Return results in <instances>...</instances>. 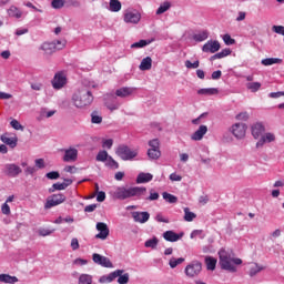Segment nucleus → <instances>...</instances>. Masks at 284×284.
<instances>
[{"label": "nucleus", "mask_w": 284, "mask_h": 284, "mask_svg": "<svg viewBox=\"0 0 284 284\" xmlns=\"http://www.w3.org/2000/svg\"><path fill=\"white\" fill-rule=\"evenodd\" d=\"M148 194V189L145 186H119L113 192V199H118L119 201H125L126 199H132L136 196L138 199L141 196H145Z\"/></svg>", "instance_id": "obj_1"}, {"label": "nucleus", "mask_w": 284, "mask_h": 284, "mask_svg": "<svg viewBox=\"0 0 284 284\" xmlns=\"http://www.w3.org/2000/svg\"><path fill=\"white\" fill-rule=\"evenodd\" d=\"M220 256V267L226 272H236V265H242L243 260L239 257H232V255L224 248L219 251Z\"/></svg>", "instance_id": "obj_2"}, {"label": "nucleus", "mask_w": 284, "mask_h": 284, "mask_svg": "<svg viewBox=\"0 0 284 284\" xmlns=\"http://www.w3.org/2000/svg\"><path fill=\"white\" fill-rule=\"evenodd\" d=\"M73 105L75 108H88V105H92V101H94V95L88 89H82L75 92L72 97Z\"/></svg>", "instance_id": "obj_3"}, {"label": "nucleus", "mask_w": 284, "mask_h": 284, "mask_svg": "<svg viewBox=\"0 0 284 284\" xmlns=\"http://www.w3.org/2000/svg\"><path fill=\"white\" fill-rule=\"evenodd\" d=\"M123 272H124L123 270H115L108 275H102L99 278V283H102V284L112 283V281L118 278L119 284H128L130 283V274L129 273L123 274Z\"/></svg>", "instance_id": "obj_4"}, {"label": "nucleus", "mask_w": 284, "mask_h": 284, "mask_svg": "<svg viewBox=\"0 0 284 284\" xmlns=\"http://www.w3.org/2000/svg\"><path fill=\"white\" fill-rule=\"evenodd\" d=\"M116 156H119L122 161H133L139 156V150L131 149L125 144H120L115 150Z\"/></svg>", "instance_id": "obj_5"}, {"label": "nucleus", "mask_w": 284, "mask_h": 284, "mask_svg": "<svg viewBox=\"0 0 284 284\" xmlns=\"http://www.w3.org/2000/svg\"><path fill=\"white\" fill-rule=\"evenodd\" d=\"M68 41L65 40H57L52 42H44L40 45V50L44 52V54H54V52L59 50H63L65 48Z\"/></svg>", "instance_id": "obj_6"}, {"label": "nucleus", "mask_w": 284, "mask_h": 284, "mask_svg": "<svg viewBox=\"0 0 284 284\" xmlns=\"http://www.w3.org/2000/svg\"><path fill=\"white\" fill-rule=\"evenodd\" d=\"M201 270H203V265L199 261H193L189 265H186L184 270V274L189 278H194V276H199L201 274Z\"/></svg>", "instance_id": "obj_7"}, {"label": "nucleus", "mask_w": 284, "mask_h": 284, "mask_svg": "<svg viewBox=\"0 0 284 284\" xmlns=\"http://www.w3.org/2000/svg\"><path fill=\"white\" fill-rule=\"evenodd\" d=\"M150 149L148 150V156L149 159H152L153 161H156L158 159H161V144L159 142V139L151 140L149 142Z\"/></svg>", "instance_id": "obj_8"}, {"label": "nucleus", "mask_w": 284, "mask_h": 284, "mask_svg": "<svg viewBox=\"0 0 284 284\" xmlns=\"http://www.w3.org/2000/svg\"><path fill=\"white\" fill-rule=\"evenodd\" d=\"M65 202V196L61 193L53 194L47 199L44 204L45 210H50L51 207H57V205H61V203Z\"/></svg>", "instance_id": "obj_9"}, {"label": "nucleus", "mask_w": 284, "mask_h": 284, "mask_svg": "<svg viewBox=\"0 0 284 284\" xmlns=\"http://www.w3.org/2000/svg\"><path fill=\"white\" fill-rule=\"evenodd\" d=\"M92 261L95 263V265H100L101 267H113L112 261H110V257H105L99 253L92 254Z\"/></svg>", "instance_id": "obj_10"}, {"label": "nucleus", "mask_w": 284, "mask_h": 284, "mask_svg": "<svg viewBox=\"0 0 284 284\" xmlns=\"http://www.w3.org/2000/svg\"><path fill=\"white\" fill-rule=\"evenodd\" d=\"M21 172H23V170H21V166L17 165L14 163L4 165L3 173L6 174V176L16 179V176H19V174H21Z\"/></svg>", "instance_id": "obj_11"}, {"label": "nucleus", "mask_w": 284, "mask_h": 284, "mask_svg": "<svg viewBox=\"0 0 284 284\" xmlns=\"http://www.w3.org/2000/svg\"><path fill=\"white\" fill-rule=\"evenodd\" d=\"M95 229L98 230V234L95 235V239H100V241H105L108 236H110V229L108 227V224L103 222H98L95 225Z\"/></svg>", "instance_id": "obj_12"}, {"label": "nucleus", "mask_w": 284, "mask_h": 284, "mask_svg": "<svg viewBox=\"0 0 284 284\" xmlns=\"http://www.w3.org/2000/svg\"><path fill=\"white\" fill-rule=\"evenodd\" d=\"M231 132L235 139H244L245 132H247V125L245 123H235L232 125Z\"/></svg>", "instance_id": "obj_13"}, {"label": "nucleus", "mask_w": 284, "mask_h": 284, "mask_svg": "<svg viewBox=\"0 0 284 284\" xmlns=\"http://www.w3.org/2000/svg\"><path fill=\"white\" fill-rule=\"evenodd\" d=\"M219 50H221V43L216 40H210L202 47L203 52H210L211 54L219 52Z\"/></svg>", "instance_id": "obj_14"}, {"label": "nucleus", "mask_w": 284, "mask_h": 284, "mask_svg": "<svg viewBox=\"0 0 284 284\" xmlns=\"http://www.w3.org/2000/svg\"><path fill=\"white\" fill-rule=\"evenodd\" d=\"M183 236H185V233L183 232L175 233L174 231H166L163 233L164 241H168L169 243H176V241H181Z\"/></svg>", "instance_id": "obj_15"}, {"label": "nucleus", "mask_w": 284, "mask_h": 284, "mask_svg": "<svg viewBox=\"0 0 284 284\" xmlns=\"http://www.w3.org/2000/svg\"><path fill=\"white\" fill-rule=\"evenodd\" d=\"M79 156V151L74 148L64 151L63 161L64 163H73Z\"/></svg>", "instance_id": "obj_16"}, {"label": "nucleus", "mask_w": 284, "mask_h": 284, "mask_svg": "<svg viewBox=\"0 0 284 284\" xmlns=\"http://www.w3.org/2000/svg\"><path fill=\"white\" fill-rule=\"evenodd\" d=\"M141 21V13L139 11H126L124 13L125 23H139Z\"/></svg>", "instance_id": "obj_17"}, {"label": "nucleus", "mask_w": 284, "mask_h": 284, "mask_svg": "<svg viewBox=\"0 0 284 284\" xmlns=\"http://www.w3.org/2000/svg\"><path fill=\"white\" fill-rule=\"evenodd\" d=\"M67 79L63 73H57L52 80V85L54 90H61L65 85Z\"/></svg>", "instance_id": "obj_18"}, {"label": "nucleus", "mask_w": 284, "mask_h": 284, "mask_svg": "<svg viewBox=\"0 0 284 284\" xmlns=\"http://www.w3.org/2000/svg\"><path fill=\"white\" fill-rule=\"evenodd\" d=\"M105 105L111 112H114V110H119V108H121V103L116 101V97L114 95H106Z\"/></svg>", "instance_id": "obj_19"}, {"label": "nucleus", "mask_w": 284, "mask_h": 284, "mask_svg": "<svg viewBox=\"0 0 284 284\" xmlns=\"http://www.w3.org/2000/svg\"><path fill=\"white\" fill-rule=\"evenodd\" d=\"M274 141H276V135L274 133H265L257 141L256 148H263L265 143H274Z\"/></svg>", "instance_id": "obj_20"}, {"label": "nucleus", "mask_w": 284, "mask_h": 284, "mask_svg": "<svg viewBox=\"0 0 284 284\" xmlns=\"http://www.w3.org/2000/svg\"><path fill=\"white\" fill-rule=\"evenodd\" d=\"M207 134V125H200V128L191 135L192 141H202L203 136Z\"/></svg>", "instance_id": "obj_21"}, {"label": "nucleus", "mask_w": 284, "mask_h": 284, "mask_svg": "<svg viewBox=\"0 0 284 284\" xmlns=\"http://www.w3.org/2000/svg\"><path fill=\"white\" fill-rule=\"evenodd\" d=\"M264 132H265V126L263 125V123L257 122L252 125V135L254 139H261Z\"/></svg>", "instance_id": "obj_22"}, {"label": "nucleus", "mask_w": 284, "mask_h": 284, "mask_svg": "<svg viewBox=\"0 0 284 284\" xmlns=\"http://www.w3.org/2000/svg\"><path fill=\"white\" fill-rule=\"evenodd\" d=\"M263 270H265V267L258 265V263H256V262L250 263L248 276H251V278H252V277L256 276V274H260V272H263Z\"/></svg>", "instance_id": "obj_23"}, {"label": "nucleus", "mask_w": 284, "mask_h": 284, "mask_svg": "<svg viewBox=\"0 0 284 284\" xmlns=\"http://www.w3.org/2000/svg\"><path fill=\"white\" fill-rule=\"evenodd\" d=\"M0 141H2V143H4L6 145H10L12 149H14L19 139H17V136L9 138L8 133H6L0 136Z\"/></svg>", "instance_id": "obj_24"}, {"label": "nucleus", "mask_w": 284, "mask_h": 284, "mask_svg": "<svg viewBox=\"0 0 284 284\" xmlns=\"http://www.w3.org/2000/svg\"><path fill=\"white\" fill-rule=\"evenodd\" d=\"M132 92H134L132 88L123 87L115 91V95L120 97V99H125L128 97H131Z\"/></svg>", "instance_id": "obj_25"}, {"label": "nucleus", "mask_w": 284, "mask_h": 284, "mask_svg": "<svg viewBox=\"0 0 284 284\" xmlns=\"http://www.w3.org/2000/svg\"><path fill=\"white\" fill-rule=\"evenodd\" d=\"M7 12L9 17H12L14 19H21V17H23V11L16 6H11Z\"/></svg>", "instance_id": "obj_26"}, {"label": "nucleus", "mask_w": 284, "mask_h": 284, "mask_svg": "<svg viewBox=\"0 0 284 284\" xmlns=\"http://www.w3.org/2000/svg\"><path fill=\"white\" fill-rule=\"evenodd\" d=\"M139 68L142 72H145L148 70H152V58L146 57V58L142 59Z\"/></svg>", "instance_id": "obj_27"}, {"label": "nucleus", "mask_w": 284, "mask_h": 284, "mask_svg": "<svg viewBox=\"0 0 284 284\" xmlns=\"http://www.w3.org/2000/svg\"><path fill=\"white\" fill-rule=\"evenodd\" d=\"M0 283L14 284L19 283V278L17 276H11L10 274H0Z\"/></svg>", "instance_id": "obj_28"}, {"label": "nucleus", "mask_w": 284, "mask_h": 284, "mask_svg": "<svg viewBox=\"0 0 284 284\" xmlns=\"http://www.w3.org/2000/svg\"><path fill=\"white\" fill-rule=\"evenodd\" d=\"M93 276L87 273H82L78 277V284H92L93 283Z\"/></svg>", "instance_id": "obj_29"}, {"label": "nucleus", "mask_w": 284, "mask_h": 284, "mask_svg": "<svg viewBox=\"0 0 284 284\" xmlns=\"http://www.w3.org/2000/svg\"><path fill=\"white\" fill-rule=\"evenodd\" d=\"M206 270L214 272L216 270V258L212 256H206L205 260Z\"/></svg>", "instance_id": "obj_30"}, {"label": "nucleus", "mask_w": 284, "mask_h": 284, "mask_svg": "<svg viewBox=\"0 0 284 284\" xmlns=\"http://www.w3.org/2000/svg\"><path fill=\"white\" fill-rule=\"evenodd\" d=\"M154 176L151 173H140L136 178V183H150Z\"/></svg>", "instance_id": "obj_31"}, {"label": "nucleus", "mask_w": 284, "mask_h": 284, "mask_svg": "<svg viewBox=\"0 0 284 284\" xmlns=\"http://www.w3.org/2000/svg\"><path fill=\"white\" fill-rule=\"evenodd\" d=\"M232 54V50L230 49H224L219 53H215L214 55L211 57V61H216V59H225V57H230Z\"/></svg>", "instance_id": "obj_32"}, {"label": "nucleus", "mask_w": 284, "mask_h": 284, "mask_svg": "<svg viewBox=\"0 0 284 284\" xmlns=\"http://www.w3.org/2000/svg\"><path fill=\"white\" fill-rule=\"evenodd\" d=\"M207 37H210V32L207 31H200L193 36V39L197 42L201 43L202 41H206Z\"/></svg>", "instance_id": "obj_33"}, {"label": "nucleus", "mask_w": 284, "mask_h": 284, "mask_svg": "<svg viewBox=\"0 0 284 284\" xmlns=\"http://www.w3.org/2000/svg\"><path fill=\"white\" fill-rule=\"evenodd\" d=\"M133 221L135 223H148L150 221V214H133Z\"/></svg>", "instance_id": "obj_34"}, {"label": "nucleus", "mask_w": 284, "mask_h": 284, "mask_svg": "<svg viewBox=\"0 0 284 284\" xmlns=\"http://www.w3.org/2000/svg\"><path fill=\"white\" fill-rule=\"evenodd\" d=\"M91 123H94L97 125L103 123V116H101V113H99V111H93L91 113Z\"/></svg>", "instance_id": "obj_35"}, {"label": "nucleus", "mask_w": 284, "mask_h": 284, "mask_svg": "<svg viewBox=\"0 0 284 284\" xmlns=\"http://www.w3.org/2000/svg\"><path fill=\"white\" fill-rule=\"evenodd\" d=\"M121 1L119 0H110L109 9L111 12H120L121 10Z\"/></svg>", "instance_id": "obj_36"}, {"label": "nucleus", "mask_w": 284, "mask_h": 284, "mask_svg": "<svg viewBox=\"0 0 284 284\" xmlns=\"http://www.w3.org/2000/svg\"><path fill=\"white\" fill-rule=\"evenodd\" d=\"M197 94H206L207 97H212L214 94H219V89L210 88V89H200Z\"/></svg>", "instance_id": "obj_37"}, {"label": "nucleus", "mask_w": 284, "mask_h": 284, "mask_svg": "<svg viewBox=\"0 0 284 284\" xmlns=\"http://www.w3.org/2000/svg\"><path fill=\"white\" fill-rule=\"evenodd\" d=\"M162 197L164 199V201L166 203H178L179 202V197H176V195H172L168 192H163Z\"/></svg>", "instance_id": "obj_38"}, {"label": "nucleus", "mask_w": 284, "mask_h": 284, "mask_svg": "<svg viewBox=\"0 0 284 284\" xmlns=\"http://www.w3.org/2000/svg\"><path fill=\"white\" fill-rule=\"evenodd\" d=\"M276 63H283V60L278 58H266L262 60V65H274Z\"/></svg>", "instance_id": "obj_39"}, {"label": "nucleus", "mask_w": 284, "mask_h": 284, "mask_svg": "<svg viewBox=\"0 0 284 284\" xmlns=\"http://www.w3.org/2000/svg\"><path fill=\"white\" fill-rule=\"evenodd\" d=\"M181 263H185V258L183 257H172L170 261H169V265H170V268L171 270H174V267H176L178 265H181Z\"/></svg>", "instance_id": "obj_40"}, {"label": "nucleus", "mask_w": 284, "mask_h": 284, "mask_svg": "<svg viewBox=\"0 0 284 284\" xmlns=\"http://www.w3.org/2000/svg\"><path fill=\"white\" fill-rule=\"evenodd\" d=\"M39 236H50V234H54V229L50 227H40L38 230Z\"/></svg>", "instance_id": "obj_41"}, {"label": "nucleus", "mask_w": 284, "mask_h": 284, "mask_svg": "<svg viewBox=\"0 0 284 284\" xmlns=\"http://www.w3.org/2000/svg\"><path fill=\"white\" fill-rule=\"evenodd\" d=\"M156 245H159V239L156 237L146 240L144 243V247H150L151 250H155Z\"/></svg>", "instance_id": "obj_42"}, {"label": "nucleus", "mask_w": 284, "mask_h": 284, "mask_svg": "<svg viewBox=\"0 0 284 284\" xmlns=\"http://www.w3.org/2000/svg\"><path fill=\"white\" fill-rule=\"evenodd\" d=\"M246 88L251 92H258L261 90V82H248L246 83Z\"/></svg>", "instance_id": "obj_43"}, {"label": "nucleus", "mask_w": 284, "mask_h": 284, "mask_svg": "<svg viewBox=\"0 0 284 284\" xmlns=\"http://www.w3.org/2000/svg\"><path fill=\"white\" fill-rule=\"evenodd\" d=\"M190 239H205V233L203 230H193L190 234Z\"/></svg>", "instance_id": "obj_44"}, {"label": "nucleus", "mask_w": 284, "mask_h": 284, "mask_svg": "<svg viewBox=\"0 0 284 284\" xmlns=\"http://www.w3.org/2000/svg\"><path fill=\"white\" fill-rule=\"evenodd\" d=\"M184 65H185V68H187V70H196V68H199L201 65V62L199 60H196L192 63V61L186 60L184 62Z\"/></svg>", "instance_id": "obj_45"}, {"label": "nucleus", "mask_w": 284, "mask_h": 284, "mask_svg": "<svg viewBox=\"0 0 284 284\" xmlns=\"http://www.w3.org/2000/svg\"><path fill=\"white\" fill-rule=\"evenodd\" d=\"M171 7L172 4L170 2L162 3L156 10V14H163L164 12H168Z\"/></svg>", "instance_id": "obj_46"}, {"label": "nucleus", "mask_w": 284, "mask_h": 284, "mask_svg": "<svg viewBox=\"0 0 284 284\" xmlns=\"http://www.w3.org/2000/svg\"><path fill=\"white\" fill-rule=\"evenodd\" d=\"M51 6L54 10H61L65 6V0H52Z\"/></svg>", "instance_id": "obj_47"}, {"label": "nucleus", "mask_w": 284, "mask_h": 284, "mask_svg": "<svg viewBox=\"0 0 284 284\" xmlns=\"http://www.w3.org/2000/svg\"><path fill=\"white\" fill-rule=\"evenodd\" d=\"M110 160V155H108V151H100L97 155V161L104 163L105 160Z\"/></svg>", "instance_id": "obj_48"}, {"label": "nucleus", "mask_w": 284, "mask_h": 284, "mask_svg": "<svg viewBox=\"0 0 284 284\" xmlns=\"http://www.w3.org/2000/svg\"><path fill=\"white\" fill-rule=\"evenodd\" d=\"M159 192L154 191V189L150 190V195L146 197V201H159Z\"/></svg>", "instance_id": "obj_49"}, {"label": "nucleus", "mask_w": 284, "mask_h": 284, "mask_svg": "<svg viewBox=\"0 0 284 284\" xmlns=\"http://www.w3.org/2000/svg\"><path fill=\"white\" fill-rule=\"evenodd\" d=\"M223 41L226 45H234L236 43V40L232 39V36L227 33L223 36Z\"/></svg>", "instance_id": "obj_50"}, {"label": "nucleus", "mask_w": 284, "mask_h": 284, "mask_svg": "<svg viewBox=\"0 0 284 284\" xmlns=\"http://www.w3.org/2000/svg\"><path fill=\"white\" fill-rule=\"evenodd\" d=\"M145 45H150V41L140 40L139 42L131 44V48H145Z\"/></svg>", "instance_id": "obj_51"}, {"label": "nucleus", "mask_w": 284, "mask_h": 284, "mask_svg": "<svg viewBox=\"0 0 284 284\" xmlns=\"http://www.w3.org/2000/svg\"><path fill=\"white\" fill-rule=\"evenodd\" d=\"M61 175L59 174L58 171H52L47 173V179H50V181H57Z\"/></svg>", "instance_id": "obj_52"}, {"label": "nucleus", "mask_w": 284, "mask_h": 284, "mask_svg": "<svg viewBox=\"0 0 284 284\" xmlns=\"http://www.w3.org/2000/svg\"><path fill=\"white\" fill-rule=\"evenodd\" d=\"M57 190H65V184L64 183H60V182L54 183L52 185V189L49 190V192H54Z\"/></svg>", "instance_id": "obj_53"}, {"label": "nucleus", "mask_w": 284, "mask_h": 284, "mask_svg": "<svg viewBox=\"0 0 284 284\" xmlns=\"http://www.w3.org/2000/svg\"><path fill=\"white\" fill-rule=\"evenodd\" d=\"M73 265H79L80 267H82L83 265H88V260L78 257L73 261Z\"/></svg>", "instance_id": "obj_54"}, {"label": "nucleus", "mask_w": 284, "mask_h": 284, "mask_svg": "<svg viewBox=\"0 0 284 284\" xmlns=\"http://www.w3.org/2000/svg\"><path fill=\"white\" fill-rule=\"evenodd\" d=\"M80 245H79V239L73 237L71 240V248L73 250V252H77V250H79Z\"/></svg>", "instance_id": "obj_55"}, {"label": "nucleus", "mask_w": 284, "mask_h": 284, "mask_svg": "<svg viewBox=\"0 0 284 284\" xmlns=\"http://www.w3.org/2000/svg\"><path fill=\"white\" fill-rule=\"evenodd\" d=\"M273 32L276 34H282L284 37V27L283 26H273Z\"/></svg>", "instance_id": "obj_56"}, {"label": "nucleus", "mask_w": 284, "mask_h": 284, "mask_svg": "<svg viewBox=\"0 0 284 284\" xmlns=\"http://www.w3.org/2000/svg\"><path fill=\"white\" fill-rule=\"evenodd\" d=\"M10 125L13 128V130H23V125H21V123H19L17 120H12Z\"/></svg>", "instance_id": "obj_57"}, {"label": "nucleus", "mask_w": 284, "mask_h": 284, "mask_svg": "<svg viewBox=\"0 0 284 284\" xmlns=\"http://www.w3.org/2000/svg\"><path fill=\"white\" fill-rule=\"evenodd\" d=\"M112 145H114V141L112 139L104 140L102 143V148H108V150H111Z\"/></svg>", "instance_id": "obj_58"}, {"label": "nucleus", "mask_w": 284, "mask_h": 284, "mask_svg": "<svg viewBox=\"0 0 284 284\" xmlns=\"http://www.w3.org/2000/svg\"><path fill=\"white\" fill-rule=\"evenodd\" d=\"M237 121H247L250 119V114L247 112H242L236 115Z\"/></svg>", "instance_id": "obj_59"}, {"label": "nucleus", "mask_w": 284, "mask_h": 284, "mask_svg": "<svg viewBox=\"0 0 284 284\" xmlns=\"http://www.w3.org/2000/svg\"><path fill=\"white\" fill-rule=\"evenodd\" d=\"M109 165L114 168V170H119V162H116L112 156H109Z\"/></svg>", "instance_id": "obj_60"}, {"label": "nucleus", "mask_w": 284, "mask_h": 284, "mask_svg": "<svg viewBox=\"0 0 284 284\" xmlns=\"http://www.w3.org/2000/svg\"><path fill=\"white\" fill-rule=\"evenodd\" d=\"M97 201L99 203H103V201H105V192H103V191L98 192Z\"/></svg>", "instance_id": "obj_61"}, {"label": "nucleus", "mask_w": 284, "mask_h": 284, "mask_svg": "<svg viewBox=\"0 0 284 284\" xmlns=\"http://www.w3.org/2000/svg\"><path fill=\"white\" fill-rule=\"evenodd\" d=\"M36 165L39 168V170H43L45 168V161L43 159L36 160Z\"/></svg>", "instance_id": "obj_62"}, {"label": "nucleus", "mask_w": 284, "mask_h": 284, "mask_svg": "<svg viewBox=\"0 0 284 284\" xmlns=\"http://www.w3.org/2000/svg\"><path fill=\"white\" fill-rule=\"evenodd\" d=\"M170 180L171 181H182L183 180V176L176 174V173H171L170 174Z\"/></svg>", "instance_id": "obj_63"}, {"label": "nucleus", "mask_w": 284, "mask_h": 284, "mask_svg": "<svg viewBox=\"0 0 284 284\" xmlns=\"http://www.w3.org/2000/svg\"><path fill=\"white\" fill-rule=\"evenodd\" d=\"M2 214H10V205H8V202H6L2 207Z\"/></svg>", "instance_id": "obj_64"}]
</instances>
